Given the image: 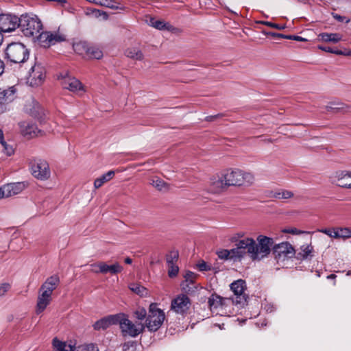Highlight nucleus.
Masks as SVG:
<instances>
[{
    "instance_id": "f257e3e1",
    "label": "nucleus",
    "mask_w": 351,
    "mask_h": 351,
    "mask_svg": "<svg viewBox=\"0 0 351 351\" xmlns=\"http://www.w3.org/2000/svg\"><path fill=\"white\" fill-rule=\"evenodd\" d=\"M223 178L230 186L248 187L253 184L254 176L250 172L240 169H228L223 171Z\"/></svg>"
},
{
    "instance_id": "f03ea898",
    "label": "nucleus",
    "mask_w": 351,
    "mask_h": 351,
    "mask_svg": "<svg viewBox=\"0 0 351 351\" xmlns=\"http://www.w3.org/2000/svg\"><path fill=\"white\" fill-rule=\"evenodd\" d=\"M117 324L119 325L121 335L123 337L135 338L143 333L145 325L142 323H133L125 313L117 314Z\"/></svg>"
},
{
    "instance_id": "7ed1b4c3",
    "label": "nucleus",
    "mask_w": 351,
    "mask_h": 351,
    "mask_svg": "<svg viewBox=\"0 0 351 351\" xmlns=\"http://www.w3.org/2000/svg\"><path fill=\"white\" fill-rule=\"evenodd\" d=\"M5 53L6 59L16 64L24 63L29 56L27 48L21 43H10L5 49Z\"/></svg>"
},
{
    "instance_id": "20e7f679",
    "label": "nucleus",
    "mask_w": 351,
    "mask_h": 351,
    "mask_svg": "<svg viewBox=\"0 0 351 351\" xmlns=\"http://www.w3.org/2000/svg\"><path fill=\"white\" fill-rule=\"evenodd\" d=\"M274 245V239L271 237L260 234L254 240L253 261H261L267 257Z\"/></svg>"
},
{
    "instance_id": "39448f33",
    "label": "nucleus",
    "mask_w": 351,
    "mask_h": 351,
    "mask_svg": "<svg viewBox=\"0 0 351 351\" xmlns=\"http://www.w3.org/2000/svg\"><path fill=\"white\" fill-rule=\"evenodd\" d=\"M21 32L27 37H31L40 34L42 29V23L35 16H31L27 14H23L19 18Z\"/></svg>"
},
{
    "instance_id": "423d86ee",
    "label": "nucleus",
    "mask_w": 351,
    "mask_h": 351,
    "mask_svg": "<svg viewBox=\"0 0 351 351\" xmlns=\"http://www.w3.org/2000/svg\"><path fill=\"white\" fill-rule=\"evenodd\" d=\"M165 319V315L162 310L157 307L156 303H152L149 307V313L145 321V326L149 331L158 330Z\"/></svg>"
},
{
    "instance_id": "0eeeda50",
    "label": "nucleus",
    "mask_w": 351,
    "mask_h": 351,
    "mask_svg": "<svg viewBox=\"0 0 351 351\" xmlns=\"http://www.w3.org/2000/svg\"><path fill=\"white\" fill-rule=\"evenodd\" d=\"M30 170L32 176L39 180H47L51 176L49 165L42 159H35L30 162Z\"/></svg>"
},
{
    "instance_id": "6e6552de",
    "label": "nucleus",
    "mask_w": 351,
    "mask_h": 351,
    "mask_svg": "<svg viewBox=\"0 0 351 351\" xmlns=\"http://www.w3.org/2000/svg\"><path fill=\"white\" fill-rule=\"evenodd\" d=\"M273 254L278 263H284L295 254L293 247L288 242H282L273 247Z\"/></svg>"
},
{
    "instance_id": "1a4fd4ad",
    "label": "nucleus",
    "mask_w": 351,
    "mask_h": 351,
    "mask_svg": "<svg viewBox=\"0 0 351 351\" xmlns=\"http://www.w3.org/2000/svg\"><path fill=\"white\" fill-rule=\"evenodd\" d=\"M254 239L251 237H244L236 243L233 252L236 254L238 260L242 259L248 254L253 261Z\"/></svg>"
},
{
    "instance_id": "9d476101",
    "label": "nucleus",
    "mask_w": 351,
    "mask_h": 351,
    "mask_svg": "<svg viewBox=\"0 0 351 351\" xmlns=\"http://www.w3.org/2000/svg\"><path fill=\"white\" fill-rule=\"evenodd\" d=\"M19 18L15 15L3 13L0 10V32H12L19 27Z\"/></svg>"
},
{
    "instance_id": "9b49d317",
    "label": "nucleus",
    "mask_w": 351,
    "mask_h": 351,
    "mask_svg": "<svg viewBox=\"0 0 351 351\" xmlns=\"http://www.w3.org/2000/svg\"><path fill=\"white\" fill-rule=\"evenodd\" d=\"M245 282L243 280H238L230 285V289L234 295L228 298L231 302L236 304H244L246 302V297L244 293Z\"/></svg>"
},
{
    "instance_id": "f8f14e48",
    "label": "nucleus",
    "mask_w": 351,
    "mask_h": 351,
    "mask_svg": "<svg viewBox=\"0 0 351 351\" xmlns=\"http://www.w3.org/2000/svg\"><path fill=\"white\" fill-rule=\"evenodd\" d=\"M191 300L183 293L178 295L171 303V309L177 314L184 315L191 307Z\"/></svg>"
},
{
    "instance_id": "ddd939ff",
    "label": "nucleus",
    "mask_w": 351,
    "mask_h": 351,
    "mask_svg": "<svg viewBox=\"0 0 351 351\" xmlns=\"http://www.w3.org/2000/svg\"><path fill=\"white\" fill-rule=\"evenodd\" d=\"M45 76V69L40 64H35L29 71L27 82L32 86H38L43 82Z\"/></svg>"
},
{
    "instance_id": "4468645a",
    "label": "nucleus",
    "mask_w": 351,
    "mask_h": 351,
    "mask_svg": "<svg viewBox=\"0 0 351 351\" xmlns=\"http://www.w3.org/2000/svg\"><path fill=\"white\" fill-rule=\"evenodd\" d=\"M60 80L61 85L64 88L68 89L73 93H79L80 91L84 92L82 84L77 79L69 75L68 73H65L64 75H61Z\"/></svg>"
},
{
    "instance_id": "2eb2a0df",
    "label": "nucleus",
    "mask_w": 351,
    "mask_h": 351,
    "mask_svg": "<svg viewBox=\"0 0 351 351\" xmlns=\"http://www.w3.org/2000/svg\"><path fill=\"white\" fill-rule=\"evenodd\" d=\"M64 40V35L59 32H45L39 34V41L44 47H49Z\"/></svg>"
},
{
    "instance_id": "dca6fc26",
    "label": "nucleus",
    "mask_w": 351,
    "mask_h": 351,
    "mask_svg": "<svg viewBox=\"0 0 351 351\" xmlns=\"http://www.w3.org/2000/svg\"><path fill=\"white\" fill-rule=\"evenodd\" d=\"M16 88L14 86L6 89H0V113H3L8 110V106L16 97Z\"/></svg>"
},
{
    "instance_id": "f3484780",
    "label": "nucleus",
    "mask_w": 351,
    "mask_h": 351,
    "mask_svg": "<svg viewBox=\"0 0 351 351\" xmlns=\"http://www.w3.org/2000/svg\"><path fill=\"white\" fill-rule=\"evenodd\" d=\"M331 179L332 183L336 185L351 189V171H337L333 174Z\"/></svg>"
},
{
    "instance_id": "a211bd4d",
    "label": "nucleus",
    "mask_w": 351,
    "mask_h": 351,
    "mask_svg": "<svg viewBox=\"0 0 351 351\" xmlns=\"http://www.w3.org/2000/svg\"><path fill=\"white\" fill-rule=\"evenodd\" d=\"M228 188L223 178V172L220 175L213 176L210 179L209 190L213 193H219Z\"/></svg>"
},
{
    "instance_id": "6ab92c4d",
    "label": "nucleus",
    "mask_w": 351,
    "mask_h": 351,
    "mask_svg": "<svg viewBox=\"0 0 351 351\" xmlns=\"http://www.w3.org/2000/svg\"><path fill=\"white\" fill-rule=\"evenodd\" d=\"M59 283V277L57 275L51 276L47 278L40 287L39 291L51 296L53 291L56 289Z\"/></svg>"
},
{
    "instance_id": "aec40b11",
    "label": "nucleus",
    "mask_w": 351,
    "mask_h": 351,
    "mask_svg": "<svg viewBox=\"0 0 351 351\" xmlns=\"http://www.w3.org/2000/svg\"><path fill=\"white\" fill-rule=\"evenodd\" d=\"M24 189V184L21 182L10 183L2 186L1 195L6 197L20 193Z\"/></svg>"
},
{
    "instance_id": "412c9836",
    "label": "nucleus",
    "mask_w": 351,
    "mask_h": 351,
    "mask_svg": "<svg viewBox=\"0 0 351 351\" xmlns=\"http://www.w3.org/2000/svg\"><path fill=\"white\" fill-rule=\"evenodd\" d=\"M19 126L21 134L28 138L36 136L40 132L35 124L29 121H22L19 123Z\"/></svg>"
},
{
    "instance_id": "4be33fe9",
    "label": "nucleus",
    "mask_w": 351,
    "mask_h": 351,
    "mask_svg": "<svg viewBox=\"0 0 351 351\" xmlns=\"http://www.w3.org/2000/svg\"><path fill=\"white\" fill-rule=\"evenodd\" d=\"M113 324H117V314L105 317L97 321L93 324V328L96 330H105Z\"/></svg>"
},
{
    "instance_id": "5701e85b",
    "label": "nucleus",
    "mask_w": 351,
    "mask_h": 351,
    "mask_svg": "<svg viewBox=\"0 0 351 351\" xmlns=\"http://www.w3.org/2000/svg\"><path fill=\"white\" fill-rule=\"evenodd\" d=\"M184 280L181 283L182 290L185 292H190L193 291L194 287H192L197 278V274L195 273L187 271L184 275Z\"/></svg>"
},
{
    "instance_id": "b1692460",
    "label": "nucleus",
    "mask_w": 351,
    "mask_h": 351,
    "mask_svg": "<svg viewBox=\"0 0 351 351\" xmlns=\"http://www.w3.org/2000/svg\"><path fill=\"white\" fill-rule=\"evenodd\" d=\"M231 302L228 298H221L217 295H212L208 300V304L211 310L217 309L228 303Z\"/></svg>"
},
{
    "instance_id": "393cba45",
    "label": "nucleus",
    "mask_w": 351,
    "mask_h": 351,
    "mask_svg": "<svg viewBox=\"0 0 351 351\" xmlns=\"http://www.w3.org/2000/svg\"><path fill=\"white\" fill-rule=\"evenodd\" d=\"M51 298L46 293H43L39 291V294L38 296L37 304H36V312L37 314H39L44 311V310L47 308V306L51 302Z\"/></svg>"
},
{
    "instance_id": "a878e982",
    "label": "nucleus",
    "mask_w": 351,
    "mask_h": 351,
    "mask_svg": "<svg viewBox=\"0 0 351 351\" xmlns=\"http://www.w3.org/2000/svg\"><path fill=\"white\" fill-rule=\"evenodd\" d=\"M115 172L112 170L108 171L106 173L103 174L99 178L94 181V188L97 189L100 188L106 182L110 181L114 176Z\"/></svg>"
},
{
    "instance_id": "bb28decb",
    "label": "nucleus",
    "mask_w": 351,
    "mask_h": 351,
    "mask_svg": "<svg viewBox=\"0 0 351 351\" xmlns=\"http://www.w3.org/2000/svg\"><path fill=\"white\" fill-rule=\"evenodd\" d=\"M318 38L324 42L337 43L342 40V36L337 33H321L318 35Z\"/></svg>"
},
{
    "instance_id": "cd10ccee",
    "label": "nucleus",
    "mask_w": 351,
    "mask_h": 351,
    "mask_svg": "<svg viewBox=\"0 0 351 351\" xmlns=\"http://www.w3.org/2000/svg\"><path fill=\"white\" fill-rule=\"evenodd\" d=\"M88 46L89 44L85 41H79L73 43V49L76 53L86 58V56L88 50Z\"/></svg>"
},
{
    "instance_id": "c85d7f7f",
    "label": "nucleus",
    "mask_w": 351,
    "mask_h": 351,
    "mask_svg": "<svg viewBox=\"0 0 351 351\" xmlns=\"http://www.w3.org/2000/svg\"><path fill=\"white\" fill-rule=\"evenodd\" d=\"M53 346L56 349V351H75L77 348L71 344L62 342L57 338L53 339Z\"/></svg>"
},
{
    "instance_id": "c756f323",
    "label": "nucleus",
    "mask_w": 351,
    "mask_h": 351,
    "mask_svg": "<svg viewBox=\"0 0 351 351\" xmlns=\"http://www.w3.org/2000/svg\"><path fill=\"white\" fill-rule=\"evenodd\" d=\"M103 274H110L112 275L121 273L123 271V267L119 263H115L112 265H108L104 262Z\"/></svg>"
},
{
    "instance_id": "7c9ffc66",
    "label": "nucleus",
    "mask_w": 351,
    "mask_h": 351,
    "mask_svg": "<svg viewBox=\"0 0 351 351\" xmlns=\"http://www.w3.org/2000/svg\"><path fill=\"white\" fill-rule=\"evenodd\" d=\"M125 54L127 57L136 60H142L144 58L142 51L135 47L128 48L126 49Z\"/></svg>"
},
{
    "instance_id": "2f4dec72",
    "label": "nucleus",
    "mask_w": 351,
    "mask_h": 351,
    "mask_svg": "<svg viewBox=\"0 0 351 351\" xmlns=\"http://www.w3.org/2000/svg\"><path fill=\"white\" fill-rule=\"evenodd\" d=\"M234 248L231 250H221L217 252L218 257L223 260H238L236 254L233 252Z\"/></svg>"
},
{
    "instance_id": "473e14b6",
    "label": "nucleus",
    "mask_w": 351,
    "mask_h": 351,
    "mask_svg": "<svg viewBox=\"0 0 351 351\" xmlns=\"http://www.w3.org/2000/svg\"><path fill=\"white\" fill-rule=\"evenodd\" d=\"M147 18L146 22L149 25L160 30L167 28V24L163 21L156 20L151 16H148Z\"/></svg>"
},
{
    "instance_id": "72a5a7b5",
    "label": "nucleus",
    "mask_w": 351,
    "mask_h": 351,
    "mask_svg": "<svg viewBox=\"0 0 351 351\" xmlns=\"http://www.w3.org/2000/svg\"><path fill=\"white\" fill-rule=\"evenodd\" d=\"M87 52L88 53L86 56V58L100 59L103 56L102 51L98 47L94 46L89 45Z\"/></svg>"
},
{
    "instance_id": "f704fd0d",
    "label": "nucleus",
    "mask_w": 351,
    "mask_h": 351,
    "mask_svg": "<svg viewBox=\"0 0 351 351\" xmlns=\"http://www.w3.org/2000/svg\"><path fill=\"white\" fill-rule=\"evenodd\" d=\"M129 289L136 294L143 297L147 295L148 293L145 287L143 286L137 284V283H132L129 285Z\"/></svg>"
},
{
    "instance_id": "c9c22d12",
    "label": "nucleus",
    "mask_w": 351,
    "mask_h": 351,
    "mask_svg": "<svg viewBox=\"0 0 351 351\" xmlns=\"http://www.w3.org/2000/svg\"><path fill=\"white\" fill-rule=\"evenodd\" d=\"M319 232L328 235L329 237L334 239H340L339 233V227H333L330 228H322L318 230Z\"/></svg>"
},
{
    "instance_id": "e433bc0d",
    "label": "nucleus",
    "mask_w": 351,
    "mask_h": 351,
    "mask_svg": "<svg viewBox=\"0 0 351 351\" xmlns=\"http://www.w3.org/2000/svg\"><path fill=\"white\" fill-rule=\"evenodd\" d=\"M150 184L158 191L168 190L167 184L159 178H154L150 180Z\"/></svg>"
},
{
    "instance_id": "4c0bfd02",
    "label": "nucleus",
    "mask_w": 351,
    "mask_h": 351,
    "mask_svg": "<svg viewBox=\"0 0 351 351\" xmlns=\"http://www.w3.org/2000/svg\"><path fill=\"white\" fill-rule=\"evenodd\" d=\"M293 193L288 190H280L274 193L273 197L278 199H287L293 197Z\"/></svg>"
},
{
    "instance_id": "58836bf2",
    "label": "nucleus",
    "mask_w": 351,
    "mask_h": 351,
    "mask_svg": "<svg viewBox=\"0 0 351 351\" xmlns=\"http://www.w3.org/2000/svg\"><path fill=\"white\" fill-rule=\"evenodd\" d=\"M301 251L298 254V258H306L313 252V247L311 245H303L300 247Z\"/></svg>"
},
{
    "instance_id": "ea45409f",
    "label": "nucleus",
    "mask_w": 351,
    "mask_h": 351,
    "mask_svg": "<svg viewBox=\"0 0 351 351\" xmlns=\"http://www.w3.org/2000/svg\"><path fill=\"white\" fill-rule=\"evenodd\" d=\"M86 14L92 15L95 18H101L104 20L107 19L108 18V15L106 12H101L100 10L96 9H88Z\"/></svg>"
},
{
    "instance_id": "a19ab883",
    "label": "nucleus",
    "mask_w": 351,
    "mask_h": 351,
    "mask_svg": "<svg viewBox=\"0 0 351 351\" xmlns=\"http://www.w3.org/2000/svg\"><path fill=\"white\" fill-rule=\"evenodd\" d=\"M340 239L346 240L351 238V229L348 227H339Z\"/></svg>"
},
{
    "instance_id": "79ce46f5",
    "label": "nucleus",
    "mask_w": 351,
    "mask_h": 351,
    "mask_svg": "<svg viewBox=\"0 0 351 351\" xmlns=\"http://www.w3.org/2000/svg\"><path fill=\"white\" fill-rule=\"evenodd\" d=\"M75 351H99L98 347L93 344V343H89V344H83L78 346Z\"/></svg>"
},
{
    "instance_id": "37998d69",
    "label": "nucleus",
    "mask_w": 351,
    "mask_h": 351,
    "mask_svg": "<svg viewBox=\"0 0 351 351\" xmlns=\"http://www.w3.org/2000/svg\"><path fill=\"white\" fill-rule=\"evenodd\" d=\"M104 262L100 261L90 265V271L95 274H102L104 271Z\"/></svg>"
},
{
    "instance_id": "c03bdc74",
    "label": "nucleus",
    "mask_w": 351,
    "mask_h": 351,
    "mask_svg": "<svg viewBox=\"0 0 351 351\" xmlns=\"http://www.w3.org/2000/svg\"><path fill=\"white\" fill-rule=\"evenodd\" d=\"M179 257L178 252L176 250L171 251L167 256V264L175 263Z\"/></svg>"
},
{
    "instance_id": "a18cd8bd",
    "label": "nucleus",
    "mask_w": 351,
    "mask_h": 351,
    "mask_svg": "<svg viewBox=\"0 0 351 351\" xmlns=\"http://www.w3.org/2000/svg\"><path fill=\"white\" fill-rule=\"evenodd\" d=\"M168 265V276L170 278L176 277L179 272V267L175 263L167 264Z\"/></svg>"
},
{
    "instance_id": "49530a36",
    "label": "nucleus",
    "mask_w": 351,
    "mask_h": 351,
    "mask_svg": "<svg viewBox=\"0 0 351 351\" xmlns=\"http://www.w3.org/2000/svg\"><path fill=\"white\" fill-rule=\"evenodd\" d=\"M134 317L138 320H143L145 317H147V311L143 308H138L134 312Z\"/></svg>"
},
{
    "instance_id": "de8ad7c7",
    "label": "nucleus",
    "mask_w": 351,
    "mask_h": 351,
    "mask_svg": "<svg viewBox=\"0 0 351 351\" xmlns=\"http://www.w3.org/2000/svg\"><path fill=\"white\" fill-rule=\"evenodd\" d=\"M274 35L277 36L278 37L287 38V39H292V40H298V41L305 40L304 38H302L301 36H291V35L287 36V35H283V34H274Z\"/></svg>"
},
{
    "instance_id": "09e8293b",
    "label": "nucleus",
    "mask_w": 351,
    "mask_h": 351,
    "mask_svg": "<svg viewBox=\"0 0 351 351\" xmlns=\"http://www.w3.org/2000/svg\"><path fill=\"white\" fill-rule=\"evenodd\" d=\"M95 3L108 8H112L114 6L113 0H96Z\"/></svg>"
},
{
    "instance_id": "8fccbe9b",
    "label": "nucleus",
    "mask_w": 351,
    "mask_h": 351,
    "mask_svg": "<svg viewBox=\"0 0 351 351\" xmlns=\"http://www.w3.org/2000/svg\"><path fill=\"white\" fill-rule=\"evenodd\" d=\"M282 232L285 233H289V234H296V235L301 234L304 232V231L300 230L295 228L284 229L282 230Z\"/></svg>"
},
{
    "instance_id": "3c124183",
    "label": "nucleus",
    "mask_w": 351,
    "mask_h": 351,
    "mask_svg": "<svg viewBox=\"0 0 351 351\" xmlns=\"http://www.w3.org/2000/svg\"><path fill=\"white\" fill-rule=\"evenodd\" d=\"M197 267L198 269L201 271H208L210 269V267L204 261L199 262L197 264Z\"/></svg>"
},
{
    "instance_id": "603ef678",
    "label": "nucleus",
    "mask_w": 351,
    "mask_h": 351,
    "mask_svg": "<svg viewBox=\"0 0 351 351\" xmlns=\"http://www.w3.org/2000/svg\"><path fill=\"white\" fill-rule=\"evenodd\" d=\"M10 285L9 283H3L0 285V298L3 297L5 293L10 289Z\"/></svg>"
},
{
    "instance_id": "864d4df0",
    "label": "nucleus",
    "mask_w": 351,
    "mask_h": 351,
    "mask_svg": "<svg viewBox=\"0 0 351 351\" xmlns=\"http://www.w3.org/2000/svg\"><path fill=\"white\" fill-rule=\"evenodd\" d=\"M335 105H336L335 102H331L328 105L326 106L325 108L327 111H330L333 110L336 111H339L341 110H343V107H335L334 106Z\"/></svg>"
},
{
    "instance_id": "5fc2aeb1",
    "label": "nucleus",
    "mask_w": 351,
    "mask_h": 351,
    "mask_svg": "<svg viewBox=\"0 0 351 351\" xmlns=\"http://www.w3.org/2000/svg\"><path fill=\"white\" fill-rule=\"evenodd\" d=\"M263 24H264L268 27L277 29H282L285 28V26H282V25H280L279 24L269 22V21L263 22Z\"/></svg>"
},
{
    "instance_id": "6e6d98bb",
    "label": "nucleus",
    "mask_w": 351,
    "mask_h": 351,
    "mask_svg": "<svg viewBox=\"0 0 351 351\" xmlns=\"http://www.w3.org/2000/svg\"><path fill=\"white\" fill-rule=\"evenodd\" d=\"M3 150L5 152L7 155L11 156L14 153V149L11 146H9L5 142V145H2Z\"/></svg>"
},
{
    "instance_id": "4d7b16f0",
    "label": "nucleus",
    "mask_w": 351,
    "mask_h": 351,
    "mask_svg": "<svg viewBox=\"0 0 351 351\" xmlns=\"http://www.w3.org/2000/svg\"><path fill=\"white\" fill-rule=\"evenodd\" d=\"M318 47H319V49H320L322 51L332 53H335V51H336V50H333L332 49H331L329 47L319 46Z\"/></svg>"
},
{
    "instance_id": "13d9d810",
    "label": "nucleus",
    "mask_w": 351,
    "mask_h": 351,
    "mask_svg": "<svg viewBox=\"0 0 351 351\" xmlns=\"http://www.w3.org/2000/svg\"><path fill=\"white\" fill-rule=\"evenodd\" d=\"M333 17L339 22H343L345 19L344 16L339 15L337 14H332Z\"/></svg>"
},
{
    "instance_id": "bf43d9fd",
    "label": "nucleus",
    "mask_w": 351,
    "mask_h": 351,
    "mask_svg": "<svg viewBox=\"0 0 351 351\" xmlns=\"http://www.w3.org/2000/svg\"><path fill=\"white\" fill-rule=\"evenodd\" d=\"M0 143L1 145H5V141L4 140L3 132L0 129Z\"/></svg>"
},
{
    "instance_id": "052dcab7",
    "label": "nucleus",
    "mask_w": 351,
    "mask_h": 351,
    "mask_svg": "<svg viewBox=\"0 0 351 351\" xmlns=\"http://www.w3.org/2000/svg\"><path fill=\"white\" fill-rule=\"evenodd\" d=\"M241 239H239L237 237V234H234L230 239V241L232 243H237L238 241H239Z\"/></svg>"
},
{
    "instance_id": "680f3d73",
    "label": "nucleus",
    "mask_w": 351,
    "mask_h": 351,
    "mask_svg": "<svg viewBox=\"0 0 351 351\" xmlns=\"http://www.w3.org/2000/svg\"><path fill=\"white\" fill-rule=\"evenodd\" d=\"M346 53H347V51H346L336 50V51H335V54H337V55H343V56H346Z\"/></svg>"
},
{
    "instance_id": "e2e57ef3",
    "label": "nucleus",
    "mask_w": 351,
    "mask_h": 351,
    "mask_svg": "<svg viewBox=\"0 0 351 351\" xmlns=\"http://www.w3.org/2000/svg\"><path fill=\"white\" fill-rule=\"evenodd\" d=\"M218 117H219V114H217V115H215V116H209V117H207L206 118V119L208 121H213L215 119H216Z\"/></svg>"
},
{
    "instance_id": "0e129e2a",
    "label": "nucleus",
    "mask_w": 351,
    "mask_h": 351,
    "mask_svg": "<svg viewBox=\"0 0 351 351\" xmlns=\"http://www.w3.org/2000/svg\"><path fill=\"white\" fill-rule=\"evenodd\" d=\"M3 71H4V63L0 59V75L3 73Z\"/></svg>"
},
{
    "instance_id": "69168bd1",
    "label": "nucleus",
    "mask_w": 351,
    "mask_h": 351,
    "mask_svg": "<svg viewBox=\"0 0 351 351\" xmlns=\"http://www.w3.org/2000/svg\"><path fill=\"white\" fill-rule=\"evenodd\" d=\"M237 234V237L239 239H243L245 237H244V232H237V233H235Z\"/></svg>"
},
{
    "instance_id": "338daca9",
    "label": "nucleus",
    "mask_w": 351,
    "mask_h": 351,
    "mask_svg": "<svg viewBox=\"0 0 351 351\" xmlns=\"http://www.w3.org/2000/svg\"><path fill=\"white\" fill-rule=\"evenodd\" d=\"M125 263L126 264H131L132 263V260L130 258L127 257L126 258H125Z\"/></svg>"
},
{
    "instance_id": "774afa93",
    "label": "nucleus",
    "mask_w": 351,
    "mask_h": 351,
    "mask_svg": "<svg viewBox=\"0 0 351 351\" xmlns=\"http://www.w3.org/2000/svg\"><path fill=\"white\" fill-rule=\"evenodd\" d=\"M347 51L346 56H351V50H350V51Z\"/></svg>"
}]
</instances>
